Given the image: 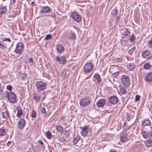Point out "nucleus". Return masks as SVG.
<instances>
[{
    "instance_id": "f257e3e1",
    "label": "nucleus",
    "mask_w": 152,
    "mask_h": 152,
    "mask_svg": "<svg viewBox=\"0 0 152 152\" xmlns=\"http://www.w3.org/2000/svg\"><path fill=\"white\" fill-rule=\"evenodd\" d=\"M91 102V98L89 97L83 98L80 102V105L82 106H84L88 105Z\"/></svg>"
},
{
    "instance_id": "f03ea898",
    "label": "nucleus",
    "mask_w": 152,
    "mask_h": 152,
    "mask_svg": "<svg viewBox=\"0 0 152 152\" xmlns=\"http://www.w3.org/2000/svg\"><path fill=\"white\" fill-rule=\"evenodd\" d=\"M7 96H8V99L10 102L12 103H15L17 100V97L15 94L12 92H9L7 94Z\"/></svg>"
},
{
    "instance_id": "7ed1b4c3",
    "label": "nucleus",
    "mask_w": 152,
    "mask_h": 152,
    "mask_svg": "<svg viewBox=\"0 0 152 152\" xmlns=\"http://www.w3.org/2000/svg\"><path fill=\"white\" fill-rule=\"evenodd\" d=\"M93 68V65L91 63H87L83 67L84 72L85 74L89 73L91 72Z\"/></svg>"
},
{
    "instance_id": "20e7f679",
    "label": "nucleus",
    "mask_w": 152,
    "mask_h": 152,
    "mask_svg": "<svg viewBox=\"0 0 152 152\" xmlns=\"http://www.w3.org/2000/svg\"><path fill=\"white\" fill-rule=\"evenodd\" d=\"M121 80L122 84L128 87L130 85V81L129 78L126 75H123L121 78Z\"/></svg>"
},
{
    "instance_id": "39448f33",
    "label": "nucleus",
    "mask_w": 152,
    "mask_h": 152,
    "mask_svg": "<svg viewBox=\"0 0 152 152\" xmlns=\"http://www.w3.org/2000/svg\"><path fill=\"white\" fill-rule=\"evenodd\" d=\"M36 87L39 91H42L45 89L46 87V84L43 82L40 81L36 83Z\"/></svg>"
},
{
    "instance_id": "423d86ee",
    "label": "nucleus",
    "mask_w": 152,
    "mask_h": 152,
    "mask_svg": "<svg viewBox=\"0 0 152 152\" xmlns=\"http://www.w3.org/2000/svg\"><path fill=\"white\" fill-rule=\"evenodd\" d=\"M23 50V43H18L16 47L15 52L17 54L21 53Z\"/></svg>"
},
{
    "instance_id": "0eeeda50",
    "label": "nucleus",
    "mask_w": 152,
    "mask_h": 152,
    "mask_svg": "<svg viewBox=\"0 0 152 152\" xmlns=\"http://www.w3.org/2000/svg\"><path fill=\"white\" fill-rule=\"evenodd\" d=\"M72 17L74 20L77 22H80L81 20L80 16L76 12H73L72 14Z\"/></svg>"
},
{
    "instance_id": "6e6552de",
    "label": "nucleus",
    "mask_w": 152,
    "mask_h": 152,
    "mask_svg": "<svg viewBox=\"0 0 152 152\" xmlns=\"http://www.w3.org/2000/svg\"><path fill=\"white\" fill-rule=\"evenodd\" d=\"M56 60L60 64H65L66 61V58L64 56H62L61 58L59 56H57Z\"/></svg>"
},
{
    "instance_id": "1a4fd4ad",
    "label": "nucleus",
    "mask_w": 152,
    "mask_h": 152,
    "mask_svg": "<svg viewBox=\"0 0 152 152\" xmlns=\"http://www.w3.org/2000/svg\"><path fill=\"white\" fill-rule=\"evenodd\" d=\"M142 56L143 57L148 59L150 58L152 56V54L147 50H146L142 53Z\"/></svg>"
},
{
    "instance_id": "9d476101",
    "label": "nucleus",
    "mask_w": 152,
    "mask_h": 152,
    "mask_svg": "<svg viewBox=\"0 0 152 152\" xmlns=\"http://www.w3.org/2000/svg\"><path fill=\"white\" fill-rule=\"evenodd\" d=\"M25 125V121L24 119L21 118L18 122V127L19 129H23Z\"/></svg>"
},
{
    "instance_id": "9b49d317",
    "label": "nucleus",
    "mask_w": 152,
    "mask_h": 152,
    "mask_svg": "<svg viewBox=\"0 0 152 152\" xmlns=\"http://www.w3.org/2000/svg\"><path fill=\"white\" fill-rule=\"evenodd\" d=\"M121 32L123 38H126L130 34V31L128 29L124 28L121 30Z\"/></svg>"
},
{
    "instance_id": "f8f14e48",
    "label": "nucleus",
    "mask_w": 152,
    "mask_h": 152,
    "mask_svg": "<svg viewBox=\"0 0 152 152\" xmlns=\"http://www.w3.org/2000/svg\"><path fill=\"white\" fill-rule=\"evenodd\" d=\"M119 101L118 98L115 96H111L109 99V101L112 104H115L118 103Z\"/></svg>"
},
{
    "instance_id": "ddd939ff",
    "label": "nucleus",
    "mask_w": 152,
    "mask_h": 152,
    "mask_svg": "<svg viewBox=\"0 0 152 152\" xmlns=\"http://www.w3.org/2000/svg\"><path fill=\"white\" fill-rule=\"evenodd\" d=\"M105 103V100L104 99H102L98 101L96 103V105L98 107H103Z\"/></svg>"
},
{
    "instance_id": "4468645a",
    "label": "nucleus",
    "mask_w": 152,
    "mask_h": 152,
    "mask_svg": "<svg viewBox=\"0 0 152 152\" xmlns=\"http://www.w3.org/2000/svg\"><path fill=\"white\" fill-rule=\"evenodd\" d=\"M88 130V128L86 126H83L82 127L81 132V134L83 137L86 136L87 134Z\"/></svg>"
},
{
    "instance_id": "2eb2a0df",
    "label": "nucleus",
    "mask_w": 152,
    "mask_h": 152,
    "mask_svg": "<svg viewBox=\"0 0 152 152\" xmlns=\"http://www.w3.org/2000/svg\"><path fill=\"white\" fill-rule=\"evenodd\" d=\"M61 75L62 77L64 78L68 77L69 75V73L68 70L66 69H63L61 73Z\"/></svg>"
},
{
    "instance_id": "dca6fc26",
    "label": "nucleus",
    "mask_w": 152,
    "mask_h": 152,
    "mask_svg": "<svg viewBox=\"0 0 152 152\" xmlns=\"http://www.w3.org/2000/svg\"><path fill=\"white\" fill-rule=\"evenodd\" d=\"M51 10V8L50 7L47 6H43L41 8L40 11L42 13H45L49 12Z\"/></svg>"
},
{
    "instance_id": "f3484780",
    "label": "nucleus",
    "mask_w": 152,
    "mask_h": 152,
    "mask_svg": "<svg viewBox=\"0 0 152 152\" xmlns=\"http://www.w3.org/2000/svg\"><path fill=\"white\" fill-rule=\"evenodd\" d=\"M143 137L145 138H147L148 136H150L151 137L152 135V131L151 130L147 131H144L142 132Z\"/></svg>"
},
{
    "instance_id": "a211bd4d",
    "label": "nucleus",
    "mask_w": 152,
    "mask_h": 152,
    "mask_svg": "<svg viewBox=\"0 0 152 152\" xmlns=\"http://www.w3.org/2000/svg\"><path fill=\"white\" fill-rule=\"evenodd\" d=\"M67 38L69 39L72 40L76 39V36L75 33L70 32L67 34Z\"/></svg>"
},
{
    "instance_id": "6ab92c4d",
    "label": "nucleus",
    "mask_w": 152,
    "mask_h": 152,
    "mask_svg": "<svg viewBox=\"0 0 152 152\" xmlns=\"http://www.w3.org/2000/svg\"><path fill=\"white\" fill-rule=\"evenodd\" d=\"M17 110H18V113L17 116L19 118L23 115L22 110L21 107L20 106H18L16 108Z\"/></svg>"
},
{
    "instance_id": "aec40b11",
    "label": "nucleus",
    "mask_w": 152,
    "mask_h": 152,
    "mask_svg": "<svg viewBox=\"0 0 152 152\" xmlns=\"http://www.w3.org/2000/svg\"><path fill=\"white\" fill-rule=\"evenodd\" d=\"M100 77L99 75L97 74H95L94 75L93 80L97 83H99L100 81Z\"/></svg>"
},
{
    "instance_id": "412c9836",
    "label": "nucleus",
    "mask_w": 152,
    "mask_h": 152,
    "mask_svg": "<svg viewBox=\"0 0 152 152\" xmlns=\"http://www.w3.org/2000/svg\"><path fill=\"white\" fill-rule=\"evenodd\" d=\"M56 129L58 132L61 133V135L62 134L64 129L62 126L60 125H57L56 126Z\"/></svg>"
},
{
    "instance_id": "4be33fe9",
    "label": "nucleus",
    "mask_w": 152,
    "mask_h": 152,
    "mask_svg": "<svg viewBox=\"0 0 152 152\" xmlns=\"http://www.w3.org/2000/svg\"><path fill=\"white\" fill-rule=\"evenodd\" d=\"M119 88L121 93L122 94H125L127 93L125 87L122 85H120L119 86Z\"/></svg>"
},
{
    "instance_id": "5701e85b",
    "label": "nucleus",
    "mask_w": 152,
    "mask_h": 152,
    "mask_svg": "<svg viewBox=\"0 0 152 152\" xmlns=\"http://www.w3.org/2000/svg\"><path fill=\"white\" fill-rule=\"evenodd\" d=\"M135 66L134 64L132 63H129L127 65L128 69L130 71L132 70L135 67Z\"/></svg>"
},
{
    "instance_id": "b1692460",
    "label": "nucleus",
    "mask_w": 152,
    "mask_h": 152,
    "mask_svg": "<svg viewBox=\"0 0 152 152\" xmlns=\"http://www.w3.org/2000/svg\"><path fill=\"white\" fill-rule=\"evenodd\" d=\"M33 98L36 101L39 102L40 101L41 96L36 94H33Z\"/></svg>"
},
{
    "instance_id": "393cba45",
    "label": "nucleus",
    "mask_w": 152,
    "mask_h": 152,
    "mask_svg": "<svg viewBox=\"0 0 152 152\" xmlns=\"http://www.w3.org/2000/svg\"><path fill=\"white\" fill-rule=\"evenodd\" d=\"M56 49L59 53H61L63 51L64 48L62 45H57Z\"/></svg>"
},
{
    "instance_id": "a878e982",
    "label": "nucleus",
    "mask_w": 152,
    "mask_h": 152,
    "mask_svg": "<svg viewBox=\"0 0 152 152\" xmlns=\"http://www.w3.org/2000/svg\"><path fill=\"white\" fill-rule=\"evenodd\" d=\"M145 143L146 146L148 147L152 146V140H151L145 141Z\"/></svg>"
},
{
    "instance_id": "bb28decb",
    "label": "nucleus",
    "mask_w": 152,
    "mask_h": 152,
    "mask_svg": "<svg viewBox=\"0 0 152 152\" xmlns=\"http://www.w3.org/2000/svg\"><path fill=\"white\" fill-rule=\"evenodd\" d=\"M151 122L149 120H145L142 123V125L143 126H150L151 124Z\"/></svg>"
},
{
    "instance_id": "cd10ccee",
    "label": "nucleus",
    "mask_w": 152,
    "mask_h": 152,
    "mask_svg": "<svg viewBox=\"0 0 152 152\" xmlns=\"http://www.w3.org/2000/svg\"><path fill=\"white\" fill-rule=\"evenodd\" d=\"M7 47V45L3 42L0 41V49H4Z\"/></svg>"
},
{
    "instance_id": "c85d7f7f",
    "label": "nucleus",
    "mask_w": 152,
    "mask_h": 152,
    "mask_svg": "<svg viewBox=\"0 0 152 152\" xmlns=\"http://www.w3.org/2000/svg\"><path fill=\"white\" fill-rule=\"evenodd\" d=\"M146 79L148 81H152V72L149 73L146 76Z\"/></svg>"
},
{
    "instance_id": "c756f323",
    "label": "nucleus",
    "mask_w": 152,
    "mask_h": 152,
    "mask_svg": "<svg viewBox=\"0 0 152 152\" xmlns=\"http://www.w3.org/2000/svg\"><path fill=\"white\" fill-rule=\"evenodd\" d=\"M7 11V9L5 7L0 8V14H4L6 13Z\"/></svg>"
},
{
    "instance_id": "7c9ffc66",
    "label": "nucleus",
    "mask_w": 152,
    "mask_h": 152,
    "mask_svg": "<svg viewBox=\"0 0 152 152\" xmlns=\"http://www.w3.org/2000/svg\"><path fill=\"white\" fill-rule=\"evenodd\" d=\"M151 67L152 65L150 63H146L144 65V67L146 69H149Z\"/></svg>"
},
{
    "instance_id": "2f4dec72",
    "label": "nucleus",
    "mask_w": 152,
    "mask_h": 152,
    "mask_svg": "<svg viewBox=\"0 0 152 152\" xmlns=\"http://www.w3.org/2000/svg\"><path fill=\"white\" fill-rule=\"evenodd\" d=\"M6 131L5 129H0V136H2L5 135Z\"/></svg>"
},
{
    "instance_id": "473e14b6",
    "label": "nucleus",
    "mask_w": 152,
    "mask_h": 152,
    "mask_svg": "<svg viewBox=\"0 0 152 152\" xmlns=\"http://www.w3.org/2000/svg\"><path fill=\"white\" fill-rule=\"evenodd\" d=\"M127 139L128 138L126 137V135L125 134L123 136L121 137L120 141L122 142H124L127 141Z\"/></svg>"
},
{
    "instance_id": "72a5a7b5",
    "label": "nucleus",
    "mask_w": 152,
    "mask_h": 152,
    "mask_svg": "<svg viewBox=\"0 0 152 152\" xmlns=\"http://www.w3.org/2000/svg\"><path fill=\"white\" fill-rule=\"evenodd\" d=\"M112 15L114 16H116L118 13V12L116 9H113L111 12Z\"/></svg>"
},
{
    "instance_id": "f704fd0d",
    "label": "nucleus",
    "mask_w": 152,
    "mask_h": 152,
    "mask_svg": "<svg viewBox=\"0 0 152 152\" xmlns=\"http://www.w3.org/2000/svg\"><path fill=\"white\" fill-rule=\"evenodd\" d=\"M80 139V137L77 136L73 140V142L74 144H75L77 146V145H76V144L77 143V142Z\"/></svg>"
},
{
    "instance_id": "c9c22d12",
    "label": "nucleus",
    "mask_w": 152,
    "mask_h": 152,
    "mask_svg": "<svg viewBox=\"0 0 152 152\" xmlns=\"http://www.w3.org/2000/svg\"><path fill=\"white\" fill-rule=\"evenodd\" d=\"M31 117L34 118H36V113L33 110H32L30 113Z\"/></svg>"
},
{
    "instance_id": "e433bc0d",
    "label": "nucleus",
    "mask_w": 152,
    "mask_h": 152,
    "mask_svg": "<svg viewBox=\"0 0 152 152\" xmlns=\"http://www.w3.org/2000/svg\"><path fill=\"white\" fill-rule=\"evenodd\" d=\"M46 135L47 138L49 139H50L52 138L51 134V132L49 131H48L46 132Z\"/></svg>"
},
{
    "instance_id": "4c0bfd02",
    "label": "nucleus",
    "mask_w": 152,
    "mask_h": 152,
    "mask_svg": "<svg viewBox=\"0 0 152 152\" xmlns=\"http://www.w3.org/2000/svg\"><path fill=\"white\" fill-rule=\"evenodd\" d=\"M2 115L3 118H7L9 117L8 113L7 112H3Z\"/></svg>"
},
{
    "instance_id": "58836bf2",
    "label": "nucleus",
    "mask_w": 152,
    "mask_h": 152,
    "mask_svg": "<svg viewBox=\"0 0 152 152\" xmlns=\"http://www.w3.org/2000/svg\"><path fill=\"white\" fill-rule=\"evenodd\" d=\"M135 39V36L133 34L130 37L129 40L131 42H132L134 41Z\"/></svg>"
},
{
    "instance_id": "ea45409f",
    "label": "nucleus",
    "mask_w": 152,
    "mask_h": 152,
    "mask_svg": "<svg viewBox=\"0 0 152 152\" xmlns=\"http://www.w3.org/2000/svg\"><path fill=\"white\" fill-rule=\"evenodd\" d=\"M52 37V35L51 34H48L45 37V40H49Z\"/></svg>"
},
{
    "instance_id": "a19ab883",
    "label": "nucleus",
    "mask_w": 152,
    "mask_h": 152,
    "mask_svg": "<svg viewBox=\"0 0 152 152\" xmlns=\"http://www.w3.org/2000/svg\"><path fill=\"white\" fill-rule=\"evenodd\" d=\"M26 77L27 75L26 73H22L20 75V77L23 79L26 78Z\"/></svg>"
},
{
    "instance_id": "79ce46f5",
    "label": "nucleus",
    "mask_w": 152,
    "mask_h": 152,
    "mask_svg": "<svg viewBox=\"0 0 152 152\" xmlns=\"http://www.w3.org/2000/svg\"><path fill=\"white\" fill-rule=\"evenodd\" d=\"M41 112L42 113L45 115H46L47 114L45 109V107H43L41 110Z\"/></svg>"
},
{
    "instance_id": "37998d69",
    "label": "nucleus",
    "mask_w": 152,
    "mask_h": 152,
    "mask_svg": "<svg viewBox=\"0 0 152 152\" xmlns=\"http://www.w3.org/2000/svg\"><path fill=\"white\" fill-rule=\"evenodd\" d=\"M7 93H9V92H8L7 91L6 92V93H3L2 94V96L3 97V99H6V98H7L8 99V96H7Z\"/></svg>"
},
{
    "instance_id": "c03bdc74",
    "label": "nucleus",
    "mask_w": 152,
    "mask_h": 152,
    "mask_svg": "<svg viewBox=\"0 0 152 152\" xmlns=\"http://www.w3.org/2000/svg\"><path fill=\"white\" fill-rule=\"evenodd\" d=\"M64 132L65 133L64 134H65L66 135V137H68L70 135L69 131L66 130L64 131Z\"/></svg>"
},
{
    "instance_id": "a18cd8bd",
    "label": "nucleus",
    "mask_w": 152,
    "mask_h": 152,
    "mask_svg": "<svg viewBox=\"0 0 152 152\" xmlns=\"http://www.w3.org/2000/svg\"><path fill=\"white\" fill-rule=\"evenodd\" d=\"M134 50H135V48H132L131 49H130V50H129L128 53L131 55L133 53V51H134Z\"/></svg>"
},
{
    "instance_id": "49530a36",
    "label": "nucleus",
    "mask_w": 152,
    "mask_h": 152,
    "mask_svg": "<svg viewBox=\"0 0 152 152\" xmlns=\"http://www.w3.org/2000/svg\"><path fill=\"white\" fill-rule=\"evenodd\" d=\"M140 98V96L139 95H137L135 97V101L137 102L139 100Z\"/></svg>"
},
{
    "instance_id": "de8ad7c7",
    "label": "nucleus",
    "mask_w": 152,
    "mask_h": 152,
    "mask_svg": "<svg viewBox=\"0 0 152 152\" xmlns=\"http://www.w3.org/2000/svg\"><path fill=\"white\" fill-rule=\"evenodd\" d=\"M117 61L120 62H121L123 61L122 58V57L121 56H119V57H117Z\"/></svg>"
},
{
    "instance_id": "09e8293b",
    "label": "nucleus",
    "mask_w": 152,
    "mask_h": 152,
    "mask_svg": "<svg viewBox=\"0 0 152 152\" xmlns=\"http://www.w3.org/2000/svg\"><path fill=\"white\" fill-rule=\"evenodd\" d=\"M7 89L9 91H11L12 89V86L11 85H9L7 86Z\"/></svg>"
},
{
    "instance_id": "8fccbe9b",
    "label": "nucleus",
    "mask_w": 152,
    "mask_h": 152,
    "mask_svg": "<svg viewBox=\"0 0 152 152\" xmlns=\"http://www.w3.org/2000/svg\"><path fill=\"white\" fill-rule=\"evenodd\" d=\"M8 41L9 42H10L11 41L10 38H4V39L3 40V42L4 41Z\"/></svg>"
},
{
    "instance_id": "3c124183",
    "label": "nucleus",
    "mask_w": 152,
    "mask_h": 152,
    "mask_svg": "<svg viewBox=\"0 0 152 152\" xmlns=\"http://www.w3.org/2000/svg\"><path fill=\"white\" fill-rule=\"evenodd\" d=\"M148 45L151 48H152V39L149 42Z\"/></svg>"
},
{
    "instance_id": "603ef678",
    "label": "nucleus",
    "mask_w": 152,
    "mask_h": 152,
    "mask_svg": "<svg viewBox=\"0 0 152 152\" xmlns=\"http://www.w3.org/2000/svg\"><path fill=\"white\" fill-rule=\"evenodd\" d=\"M28 61L29 63H31L33 62V58H30L28 59Z\"/></svg>"
},
{
    "instance_id": "864d4df0",
    "label": "nucleus",
    "mask_w": 152,
    "mask_h": 152,
    "mask_svg": "<svg viewBox=\"0 0 152 152\" xmlns=\"http://www.w3.org/2000/svg\"><path fill=\"white\" fill-rule=\"evenodd\" d=\"M126 115L128 118H130L132 116L131 114V113H127Z\"/></svg>"
},
{
    "instance_id": "5fc2aeb1",
    "label": "nucleus",
    "mask_w": 152,
    "mask_h": 152,
    "mask_svg": "<svg viewBox=\"0 0 152 152\" xmlns=\"http://www.w3.org/2000/svg\"><path fill=\"white\" fill-rule=\"evenodd\" d=\"M50 16L51 17L55 18L56 17V14L55 13L53 12V13H52V14L51 15H50Z\"/></svg>"
},
{
    "instance_id": "6e6d98bb",
    "label": "nucleus",
    "mask_w": 152,
    "mask_h": 152,
    "mask_svg": "<svg viewBox=\"0 0 152 152\" xmlns=\"http://www.w3.org/2000/svg\"><path fill=\"white\" fill-rule=\"evenodd\" d=\"M45 66H46V68H47V69H49L50 67V65L49 64H47L45 65Z\"/></svg>"
},
{
    "instance_id": "4d7b16f0",
    "label": "nucleus",
    "mask_w": 152,
    "mask_h": 152,
    "mask_svg": "<svg viewBox=\"0 0 152 152\" xmlns=\"http://www.w3.org/2000/svg\"><path fill=\"white\" fill-rule=\"evenodd\" d=\"M119 73V72H115L113 73L112 74V75H117Z\"/></svg>"
},
{
    "instance_id": "13d9d810",
    "label": "nucleus",
    "mask_w": 152,
    "mask_h": 152,
    "mask_svg": "<svg viewBox=\"0 0 152 152\" xmlns=\"http://www.w3.org/2000/svg\"><path fill=\"white\" fill-rule=\"evenodd\" d=\"M59 140L61 142H63L64 140V139L63 137H60L59 138Z\"/></svg>"
},
{
    "instance_id": "bf43d9fd",
    "label": "nucleus",
    "mask_w": 152,
    "mask_h": 152,
    "mask_svg": "<svg viewBox=\"0 0 152 152\" xmlns=\"http://www.w3.org/2000/svg\"><path fill=\"white\" fill-rule=\"evenodd\" d=\"M127 121H124V125H123V126H127Z\"/></svg>"
},
{
    "instance_id": "052dcab7",
    "label": "nucleus",
    "mask_w": 152,
    "mask_h": 152,
    "mask_svg": "<svg viewBox=\"0 0 152 152\" xmlns=\"http://www.w3.org/2000/svg\"><path fill=\"white\" fill-rule=\"evenodd\" d=\"M10 143H11V142L10 141L8 142L7 144V145H6L7 146H9L10 145Z\"/></svg>"
},
{
    "instance_id": "680f3d73",
    "label": "nucleus",
    "mask_w": 152,
    "mask_h": 152,
    "mask_svg": "<svg viewBox=\"0 0 152 152\" xmlns=\"http://www.w3.org/2000/svg\"><path fill=\"white\" fill-rule=\"evenodd\" d=\"M39 143L41 144H42V145H43L44 143L41 140H40L39 141Z\"/></svg>"
},
{
    "instance_id": "e2e57ef3",
    "label": "nucleus",
    "mask_w": 152,
    "mask_h": 152,
    "mask_svg": "<svg viewBox=\"0 0 152 152\" xmlns=\"http://www.w3.org/2000/svg\"><path fill=\"white\" fill-rule=\"evenodd\" d=\"M2 91V89L1 85L0 84V92H1Z\"/></svg>"
},
{
    "instance_id": "0e129e2a",
    "label": "nucleus",
    "mask_w": 152,
    "mask_h": 152,
    "mask_svg": "<svg viewBox=\"0 0 152 152\" xmlns=\"http://www.w3.org/2000/svg\"><path fill=\"white\" fill-rule=\"evenodd\" d=\"M110 152H117L115 150H110Z\"/></svg>"
},
{
    "instance_id": "69168bd1",
    "label": "nucleus",
    "mask_w": 152,
    "mask_h": 152,
    "mask_svg": "<svg viewBox=\"0 0 152 152\" xmlns=\"http://www.w3.org/2000/svg\"><path fill=\"white\" fill-rule=\"evenodd\" d=\"M31 4L33 5V6L34 5V1H32V2H31Z\"/></svg>"
},
{
    "instance_id": "338daca9",
    "label": "nucleus",
    "mask_w": 152,
    "mask_h": 152,
    "mask_svg": "<svg viewBox=\"0 0 152 152\" xmlns=\"http://www.w3.org/2000/svg\"><path fill=\"white\" fill-rule=\"evenodd\" d=\"M16 1L15 0H13V3H15Z\"/></svg>"
},
{
    "instance_id": "774afa93",
    "label": "nucleus",
    "mask_w": 152,
    "mask_h": 152,
    "mask_svg": "<svg viewBox=\"0 0 152 152\" xmlns=\"http://www.w3.org/2000/svg\"><path fill=\"white\" fill-rule=\"evenodd\" d=\"M131 112H134V111H133V110H132V111H131Z\"/></svg>"
}]
</instances>
